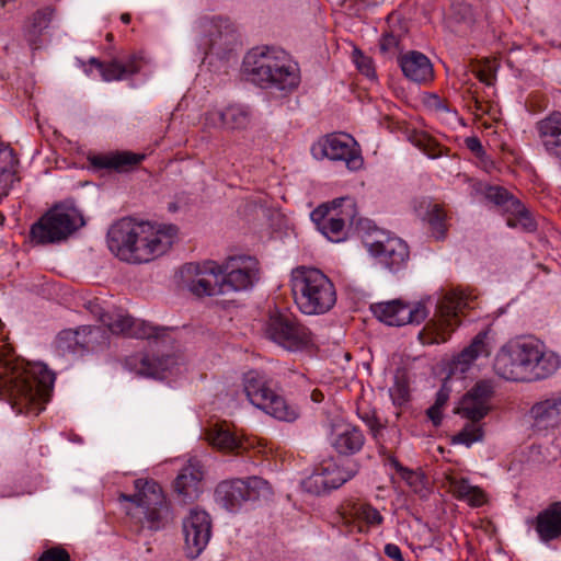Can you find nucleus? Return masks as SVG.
Returning <instances> with one entry per match:
<instances>
[{
	"label": "nucleus",
	"instance_id": "obj_42",
	"mask_svg": "<svg viewBox=\"0 0 561 561\" xmlns=\"http://www.w3.org/2000/svg\"><path fill=\"white\" fill-rule=\"evenodd\" d=\"M411 141L430 158H436L438 156L436 151V142L428 135L424 133H416L411 136Z\"/></svg>",
	"mask_w": 561,
	"mask_h": 561
},
{
	"label": "nucleus",
	"instance_id": "obj_48",
	"mask_svg": "<svg viewBox=\"0 0 561 561\" xmlns=\"http://www.w3.org/2000/svg\"><path fill=\"white\" fill-rule=\"evenodd\" d=\"M466 147L474 153L478 158H483L485 156V151L483 146L478 137H468L465 140Z\"/></svg>",
	"mask_w": 561,
	"mask_h": 561
},
{
	"label": "nucleus",
	"instance_id": "obj_10",
	"mask_svg": "<svg viewBox=\"0 0 561 561\" xmlns=\"http://www.w3.org/2000/svg\"><path fill=\"white\" fill-rule=\"evenodd\" d=\"M267 339L287 351H300L311 344V331L290 312L275 310L265 323Z\"/></svg>",
	"mask_w": 561,
	"mask_h": 561
},
{
	"label": "nucleus",
	"instance_id": "obj_29",
	"mask_svg": "<svg viewBox=\"0 0 561 561\" xmlns=\"http://www.w3.org/2000/svg\"><path fill=\"white\" fill-rule=\"evenodd\" d=\"M364 444L365 436L358 427L350 424L336 427L332 446L340 455H354L363 448Z\"/></svg>",
	"mask_w": 561,
	"mask_h": 561
},
{
	"label": "nucleus",
	"instance_id": "obj_58",
	"mask_svg": "<svg viewBox=\"0 0 561 561\" xmlns=\"http://www.w3.org/2000/svg\"><path fill=\"white\" fill-rule=\"evenodd\" d=\"M121 20L123 23L128 24L130 22V15L128 13H124L121 15Z\"/></svg>",
	"mask_w": 561,
	"mask_h": 561
},
{
	"label": "nucleus",
	"instance_id": "obj_52",
	"mask_svg": "<svg viewBox=\"0 0 561 561\" xmlns=\"http://www.w3.org/2000/svg\"><path fill=\"white\" fill-rule=\"evenodd\" d=\"M426 414L435 426L440 424V422H442V409L440 408H436L435 405H432L431 408L427 409Z\"/></svg>",
	"mask_w": 561,
	"mask_h": 561
},
{
	"label": "nucleus",
	"instance_id": "obj_24",
	"mask_svg": "<svg viewBox=\"0 0 561 561\" xmlns=\"http://www.w3.org/2000/svg\"><path fill=\"white\" fill-rule=\"evenodd\" d=\"M207 119L230 131L245 130L251 125L252 111L248 105L233 103L222 110L209 112Z\"/></svg>",
	"mask_w": 561,
	"mask_h": 561
},
{
	"label": "nucleus",
	"instance_id": "obj_3",
	"mask_svg": "<svg viewBox=\"0 0 561 561\" xmlns=\"http://www.w3.org/2000/svg\"><path fill=\"white\" fill-rule=\"evenodd\" d=\"M247 79L262 89L293 92L300 82L299 69L289 55L276 47L252 48L243 58Z\"/></svg>",
	"mask_w": 561,
	"mask_h": 561
},
{
	"label": "nucleus",
	"instance_id": "obj_23",
	"mask_svg": "<svg viewBox=\"0 0 561 561\" xmlns=\"http://www.w3.org/2000/svg\"><path fill=\"white\" fill-rule=\"evenodd\" d=\"M341 520L350 533H364L369 526L381 525L383 517L370 504L353 503L343 508Z\"/></svg>",
	"mask_w": 561,
	"mask_h": 561
},
{
	"label": "nucleus",
	"instance_id": "obj_6",
	"mask_svg": "<svg viewBox=\"0 0 561 561\" xmlns=\"http://www.w3.org/2000/svg\"><path fill=\"white\" fill-rule=\"evenodd\" d=\"M494 394V386L491 380L478 381L455 408V413L469 422L454 436L455 444H462L470 447L473 443L483 438V428L480 421L491 410V399Z\"/></svg>",
	"mask_w": 561,
	"mask_h": 561
},
{
	"label": "nucleus",
	"instance_id": "obj_20",
	"mask_svg": "<svg viewBox=\"0 0 561 561\" xmlns=\"http://www.w3.org/2000/svg\"><path fill=\"white\" fill-rule=\"evenodd\" d=\"M369 252L385 268L396 273L407 266L410 257L408 244L400 238H388L369 244Z\"/></svg>",
	"mask_w": 561,
	"mask_h": 561
},
{
	"label": "nucleus",
	"instance_id": "obj_26",
	"mask_svg": "<svg viewBox=\"0 0 561 561\" xmlns=\"http://www.w3.org/2000/svg\"><path fill=\"white\" fill-rule=\"evenodd\" d=\"M488 340V331L479 332L471 341V343L465 347L457 356L454 357L450 364L451 374H465L470 368L471 364L479 356H489L491 347Z\"/></svg>",
	"mask_w": 561,
	"mask_h": 561
},
{
	"label": "nucleus",
	"instance_id": "obj_9",
	"mask_svg": "<svg viewBox=\"0 0 561 561\" xmlns=\"http://www.w3.org/2000/svg\"><path fill=\"white\" fill-rule=\"evenodd\" d=\"M311 220L318 230L333 242L345 238V225L359 228L362 219H357L354 199L350 197L335 198L331 204H322L311 211Z\"/></svg>",
	"mask_w": 561,
	"mask_h": 561
},
{
	"label": "nucleus",
	"instance_id": "obj_40",
	"mask_svg": "<svg viewBox=\"0 0 561 561\" xmlns=\"http://www.w3.org/2000/svg\"><path fill=\"white\" fill-rule=\"evenodd\" d=\"M168 359L156 358L145 355L139 359L137 373L144 376L158 377L162 371L168 368Z\"/></svg>",
	"mask_w": 561,
	"mask_h": 561
},
{
	"label": "nucleus",
	"instance_id": "obj_4",
	"mask_svg": "<svg viewBox=\"0 0 561 561\" xmlns=\"http://www.w3.org/2000/svg\"><path fill=\"white\" fill-rule=\"evenodd\" d=\"M290 287L297 308L305 314H323L336 302L334 284L318 268H294L290 273Z\"/></svg>",
	"mask_w": 561,
	"mask_h": 561
},
{
	"label": "nucleus",
	"instance_id": "obj_36",
	"mask_svg": "<svg viewBox=\"0 0 561 561\" xmlns=\"http://www.w3.org/2000/svg\"><path fill=\"white\" fill-rule=\"evenodd\" d=\"M450 489L457 499L467 501L472 506H480L484 503L482 490L472 486L467 479H453Z\"/></svg>",
	"mask_w": 561,
	"mask_h": 561
},
{
	"label": "nucleus",
	"instance_id": "obj_49",
	"mask_svg": "<svg viewBox=\"0 0 561 561\" xmlns=\"http://www.w3.org/2000/svg\"><path fill=\"white\" fill-rule=\"evenodd\" d=\"M385 554L393 561H404L401 549L394 543H387L385 546Z\"/></svg>",
	"mask_w": 561,
	"mask_h": 561
},
{
	"label": "nucleus",
	"instance_id": "obj_2",
	"mask_svg": "<svg viewBox=\"0 0 561 561\" xmlns=\"http://www.w3.org/2000/svg\"><path fill=\"white\" fill-rule=\"evenodd\" d=\"M176 232L175 226L157 229L149 222L123 218L108 229L107 245L121 261L148 263L168 252Z\"/></svg>",
	"mask_w": 561,
	"mask_h": 561
},
{
	"label": "nucleus",
	"instance_id": "obj_56",
	"mask_svg": "<svg viewBox=\"0 0 561 561\" xmlns=\"http://www.w3.org/2000/svg\"><path fill=\"white\" fill-rule=\"evenodd\" d=\"M433 105H435L437 108L445 110V106L443 105V101L437 95H432Z\"/></svg>",
	"mask_w": 561,
	"mask_h": 561
},
{
	"label": "nucleus",
	"instance_id": "obj_18",
	"mask_svg": "<svg viewBox=\"0 0 561 561\" xmlns=\"http://www.w3.org/2000/svg\"><path fill=\"white\" fill-rule=\"evenodd\" d=\"M186 554L197 558L207 546L211 535V520L204 511L192 510L183 520Z\"/></svg>",
	"mask_w": 561,
	"mask_h": 561
},
{
	"label": "nucleus",
	"instance_id": "obj_17",
	"mask_svg": "<svg viewBox=\"0 0 561 561\" xmlns=\"http://www.w3.org/2000/svg\"><path fill=\"white\" fill-rule=\"evenodd\" d=\"M101 322L113 334H122L127 337L151 339L159 337L162 329L151 327L145 321L130 317L122 309L104 312L100 317Z\"/></svg>",
	"mask_w": 561,
	"mask_h": 561
},
{
	"label": "nucleus",
	"instance_id": "obj_34",
	"mask_svg": "<svg viewBox=\"0 0 561 561\" xmlns=\"http://www.w3.org/2000/svg\"><path fill=\"white\" fill-rule=\"evenodd\" d=\"M19 160L13 149L0 142V198L7 196L15 178Z\"/></svg>",
	"mask_w": 561,
	"mask_h": 561
},
{
	"label": "nucleus",
	"instance_id": "obj_32",
	"mask_svg": "<svg viewBox=\"0 0 561 561\" xmlns=\"http://www.w3.org/2000/svg\"><path fill=\"white\" fill-rule=\"evenodd\" d=\"M203 27L209 33V45L211 47L229 46L236 39V30L229 19L213 18L203 20Z\"/></svg>",
	"mask_w": 561,
	"mask_h": 561
},
{
	"label": "nucleus",
	"instance_id": "obj_43",
	"mask_svg": "<svg viewBox=\"0 0 561 561\" xmlns=\"http://www.w3.org/2000/svg\"><path fill=\"white\" fill-rule=\"evenodd\" d=\"M354 61L357 69L368 78H375L376 72L370 57L365 56L359 49H354Z\"/></svg>",
	"mask_w": 561,
	"mask_h": 561
},
{
	"label": "nucleus",
	"instance_id": "obj_38",
	"mask_svg": "<svg viewBox=\"0 0 561 561\" xmlns=\"http://www.w3.org/2000/svg\"><path fill=\"white\" fill-rule=\"evenodd\" d=\"M426 219L431 227L432 236L436 240H442L446 237L447 226H446V214L442 209V207L437 204L430 205L428 210L426 213Z\"/></svg>",
	"mask_w": 561,
	"mask_h": 561
},
{
	"label": "nucleus",
	"instance_id": "obj_11",
	"mask_svg": "<svg viewBox=\"0 0 561 561\" xmlns=\"http://www.w3.org/2000/svg\"><path fill=\"white\" fill-rule=\"evenodd\" d=\"M474 298L463 290H449L436 302V310L428 325L435 331L432 343L446 341L447 336L460 323L459 314L466 309H472Z\"/></svg>",
	"mask_w": 561,
	"mask_h": 561
},
{
	"label": "nucleus",
	"instance_id": "obj_12",
	"mask_svg": "<svg viewBox=\"0 0 561 561\" xmlns=\"http://www.w3.org/2000/svg\"><path fill=\"white\" fill-rule=\"evenodd\" d=\"M271 494V488L266 480L253 476L243 479H231L221 481L216 490V501L229 512L237 511L242 503L255 501L260 496Z\"/></svg>",
	"mask_w": 561,
	"mask_h": 561
},
{
	"label": "nucleus",
	"instance_id": "obj_55",
	"mask_svg": "<svg viewBox=\"0 0 561 561\" xmlns=\"http://www.w3.org/2000/svg\"><path fill=\"white\" fill-rule=\"evenodd\" d=\"M323 398H324L323 393H322L320 390H318V389H314V390L311 392V400H312L313 402H316V403H320V402H322V401H323Z\"/></svg>",
	"mask_w": 561,
	"mask_h": 561
},
{
	"label": "nucleus",
	"instance_id": "obj_41",
	"mask_svg": "<svg viewBox=\"0 0 561 561\" xmlns=\"http://www.w3.org/2000/svg\"><path fill=\"white\" fill-rule=\"evenodd\" d=\"M530 412L536 422L538 424H542L546 427L554 426L560 421L558 415H554V412L551 409H548V404L545 402V400L536 403L531 408Z\"/></svg>",
	"mask_w": 561,
	"mask_h": 561
},
{
	"label": "nucleus",
	"instance_id": "obj_57",
	"mask_svg": "<svg viewBox=\"0 0 561 561\" xmlns=\"http://www.w3.org/2000/svg\"><path fill=\"white\" fill-rule=\"evenodd\" d=\"M91 65L95 66L100 71L104 67L105 62L100 61L98 58L92 57L89 61Z\"/></svg>",
	"mask_w": 561,
	"mask_h": 561
},
{
	"label": "nucleus",
	"instance_id": "obj_21",
	"mask_svg": "<svg viewBox=\"0 0 561 561\" xmlns=\"http://www.w3.org/2000/svg\"><path fill=\"white\" fill-rule=\"evenodd\" d=\"M204 468L199 460L191 459L181 469L173 482L176 499L186 504L197 500L202 493Z\"/></svg>",
	"mask_w": 561,
	"mask_h": 561
},
{
	"label": "nucleus",
	"instance_id": "obj_59",
	"mask_svg": "<svg viewBox=\"0 0 561 561\" xmlns=\"http://www.w3.org/2000/svg\"><path fill=\"white\" fill-rule=\"evenodd\" d=\"M479 78H480V80H481V81H484V82H486L488 84H490V82L488 81L486 76H485L484 73H481V75L479 76Z\"/></svg>",
	"mask_w": 561,
	"mask_h": 561
},
{
	"label": "nucleus",
	"instance_id": "obj_31",
	"mask_svg": "<svg viewBox=\"0 0 561 561\" xmlns=\"http://www.w3.org/2000/svg\"><path fill=\"white\" fill-rule=\"evenodd\" d=\"M205 439L215 448L226 453H239L243 449L240 440L227 425L213 424L205 431Z\"/></svg>",
	"mask_w": 561,
	"mask_h": 561
},
{
	"label": "nucleus",
	"instance_id": "obj_44",
	"mask_svg": "<svg viewBox=\"0 0 561 561\" xmlns=\"http://www.w3.org/2000/svg\"><path fill=\"white\" fill-rule=\"evenodd\" d=\"M38 561H70V556L65 549L54 547L46 550Z\"/></svg>",
	"mask_w": 561,
	"mask_h": 561
},
{
	"label": "nucleus",
	"instance_id": "obj_54",
	"mask_svg": "<svg viewBox=\"0 0 561 561\" xmlns=\"http://www.w3.org/2000/svg\"><path fill=\"white\" fill-rule=\"evenodd\" d=\"M459 12L461 14L460 20L462 21H467L471 16V8L467 4L461 5Z\"/></svg>",
	"mask_w": 561,
	"mask_h": 561
},
{
	"label": "nucleus",
	"instance_id": "obj_50",
	"mask_svg": "<svg viewBox=\"0 0 561 561\" xmlns=\"http://www.w3.org/2000/svg\"><path fill=\"white\" fill-rule=\"evenodd\" d=\"M449 393H450V390L448 388H446L445 386H443L436 393L435 403L433 405H435L436 408L443 409L449 399Z\"/></svg>",
	"mask_w": 561,
	"mask_h": 561
},
{
	"label": "nucleus",
	"instance_id": "obj_1",
	"mask_svg": "<svg viewBox=\"0 0 561 561\" xmlns=\"http://www.w3.org/2000/svg\"><path fill=\"white\" fill-rule=\"evenodd\" d=\"M259 262L249 255L230 256L222 265L215 261L187 263L180 275L195 296H219L247 290L259 280Z\"/></svg>",
	"mask_w": 561,
	"mask_h": 561
},
{
	"label": "nucleus",
	"instance_id": "obj_53",
	"mask_svg": "<svg viewBox=\"0 0 561 561\" xmlns=\"http://www.w3.org/2000/svg\"><path fill=\"white\" fill-rule=\"evenodd\" d=\"M368 425H369V428L371 431L374 438L379 440V437L382 435L381 434L382 426L377 422V420H370Z\"/></svg>",
	"mask_w": 561,
	"mask_h": 561
},
{
	"label": "nucleus",
	"instance_id": "obj_61",
	"mask_svg": "<svg viewBox=\"0 0 561 561\" xmlns=\"http://www.w3.org/2000/svg\"><path fill=\"white\" fill-rule=\"evenodd\" d=\"M112 37H113V36H112V34H107V35H106V39H107V41H111V39H112Z\"/></svg>",
	"mask_w": 561,
	"mask_h": 561
},
{
	"label": "nucleus",
	"instance_id": "obj_33",
	"mask_svg": "<svg viewBox=\"0 0 561 561\" xmlns=\"http://www.w3.org/2000/svg\"><path fill=\"white\" fill-rule=\"evenodd\" d=\"M140 70V57L130 55L126 61L117 58L104 64L101 76L104 81L125 80L136 75Z\"/></svg>",
	"mask_w": 561,
	"mask_h": 561
},
{
	"label": "nucleus",
	"instance_id": "obj_22",
	"mask_svg": "<svg viewBox=\"0 0 561 561\" xmlns=\"http://www.w3.org/2000/svg\"><path fill=\"white\" fill-rule=\"evenodd\" d=\"M528 378L541 380L553 375L560 367L561 360L557 353L546 351L542 346L528 342Z\"/></svg>",
	"mask_w": 561,
	"mask_h": 561
},
{
	"label": "nucleus",
	"instance_id": "obj_46",
	"mask_svg": "<svg viewBox=\"0 0 561 561\" xmlns=\"http://www.w3.org/2000/svg\"><path fill=\"white\" fill-rule=\"evenodd\" d=\"M390 394L396 404H402L408 400V387L403 383L397 382L393 388L390 389Z\"/></svg>",
	"mask_w": 561,
	"mask_h": 561
},
{
	"label": "nucleus",
	"instance_id": "obj_39",
	"mask_svg": "<svg viewBox=\"0 0 561 561\" xmlns=\"http://www.w3.org/2000/svg\"><path fill=\"white\" fill-rule=\"evenodd\" d=\"M485 197L502 207L505 213H508L514 206L519 207V199L515 198L508 193L507 190L501 186H488L485 188Z\"/></svg>",
	"mask_w": 561,
	"mask_h": 561
},
{
	"label": "nucleus",
	"instance_id": "obj_35",
	"mask_svg": "<svg viewBox=\"0 0 561 561\" xmlns=\"http://www.w3.org/2000/svg\"><path fill=\"white\" fill-rule=\"evenodd\" d=\"M53 7L38 9L24 24V34L31 45H36L44 30L49 26L54 15Z\"/></svg>",
	"mask_w": 561,
	"mask_h": 561
},
{
	"label": "nucleus",
	"instance_id": "obj_60",
	"mask_svg": "<svg viewBox=\"0 0 561 561\" xmlns=\"http://www.w3.org/2000/svg\"><path fill=\"white\" fill-rule=\"evenodd\" d=\"M4 222V216L2 214H0V225H3Z\"/></svg>",
	"mask_w": 561,
	"mask_h": 561
},
{
	"label": "nucleus",
	"instance_id": "obj_47",
	"mask_svg": "<svg viewBox=\"0 0 561 561\" xmlns=\"http://www.w3.org/2000/svg\"><path fill=\"white\" fill-rule=\"evenodd\" d=\"M398 46V39L392 34H385L379 43L380 53L383 55L390 54Z\"/></svg>",
	"mask_w": 561,
	"mask_h": 561
},
{
	"label": "nucleus",
	"instance_id": "obj_7",
	"mask_svg": "<svg viewBox=\"0 0 561 561\" xmlns=\"http://www.w3.org/2000/svg\"><path fill=\"white\" fill-rule=\"evenodd\" d=\"M276 383L266 374L249 370L243 376V388L249 401L266 414L285 422H294L299 410L286 401L276 389Z\"/></svg>",
	"mask_w": 561,
	"mask_h": 561
},
{
	"label": "nucleus",
	"instance_id": "obj_30",
	"mask_svg": "<svg viewBox=\"0 0 561 561\" xmlns=\"http://www.w3.org/2000/svg\"><path fill=\"white\" fill-rule=\"evenodd\" d=\"M144 159L145 154L122 151L94 156L91 159V164L98 169H111L118 172H127L138 165Z\"/></svg>",
	"mask_w": 561,
	"mask_h": 561
},
{
	"label": "nucleus",
	"instance_id": "obj_8",
	"mask_svg": "<svg viewBox=\"0 0 561 561\" xmlns=\"http://www.w3.org/2000/svg\"><path fill=\"white\" fill-rule=\"evenodd\" d=\"M84 224L81 211L73 204H59L32 225L30 236L37 244L56 243L66 240Z\"/></svg>",
	"mask_w": 561,
	"mask_h": 561
},
{
	"label": "nucleus",
	"instance_id": "obj_19",
	"mask_svg": "<svg viewBox=\"0 0 561 561\" xmlns=\"http://www.w3.org/2000/svg\"><path fill=\"white\" fill-rule=\"evenodd\" d=\"M105 331L101 327H81L78 330H64L56 339L60 354H76L79 351H94L95 343L106 344Z\"/></svg>",
	"mask_w": 561,
	"mask_h": 561
},
{
	"label": "nucleus",
	"instance_id": "obj_16",
	"mask_svg": "<svg viewBox=\"0 0 561 561\" xmlns=\"http://www.w3.org/2000/svg\"><path fill=\"white\" fill-rule=\"evenodd\" d=\"M375 317L388 325L420 324L428 316L422 302L405 305L401 300L382 301L371 305Z\"/></svg>",
	"mask_w": 561,
	"mask_h": 561
},
{
	"label": "nucleus",
	"instance_id": "obj_13",
	"mask_svg": "<svg viewBox=\"0 0 561 561\" xmlns=\"http://www.w3.org/2000/svg\"><path fill=\"white\" fill-rule=\"evenodd\" d=\"M358 470L359 463L354 459L323 460L304 484L308 491L321 493L340 488L354 478Z\"/></svg>",
	"mask_w": 561,
	"mask_h": 561
},
{
	"label": "nucleus",
	"instance_id": "obj_5",
	"mask_svg": "<svg viewBox=\"0 0 561 561\" xmlns=\"http://www.w3.org/2000/svg\"><path fill=\"white\" fill-rule=\"evenodd\" d=\"M137 492L133 495L119 494L121 501H126L127 515L142 529L151 531L162 529L169 522L171 512L161 486L154 481H135Z\"/></svg>",
	"mask_w": 561,
	"mask_h": 561
},
{
	"label": "nucleus",
	"instance_id": "obj_45",
	"mask_svg": "<svg viewBox=\"0 0 561 561\" xmlns=\"http://www.w3.org/2000/svg\"><path fill=\"white\" fill-rule=\"evenodd\" d=\"M388 463L396 469L398 473H400L401 478L411 483L412 478L415 476L414 472L408 468H404L396 457L392 455H388L387 457Z\"/></svg>",
	"mask_w": 561,
	"mask_h": 561
},
{
	"label": "nucleus",
	"instance_id": "obj_27",
	"mask_svg": "<svg viewBox=\"0 0 561 561\" xmlns=\"http://www.w3.org/2000/svg\"><path fill=\"white\" fill-rule=\"evenodd\" d=\"M537 130L548 154L561 163V113L553 112L539 121Z\"/></svg>",
	"mask_w": 561,
	"mask_h": 561
},
{
	"label": "nucleus",
	"instance_id": "obj_14",
	"mask_svg": "<svg viewBox=\"0 0 561 561\" xmlns=\"http://www.w3.org/2000/svg\"><path fill=\"white\" fill-rule=\"evenodd\" d=\"M355 146L356 142L350 135L331 134L314 144L311 152L316 159L344 161L347 169L356 171L362 168L363 158Z\"/></svg>",
	"mask_w": 561,
	"mask_h": 561
},
{
	"label": "nucleus",
	"instance_id": "obj_25",
	"mask_svg": "<svg viewBox=\"0 0 561 561\" xmlns=\"http://www.w3.org/2000/svg\"><path fill=\"white\" fill-rule=\"evenodd\" d=\"M403 75L416 83H427L434 78L431 60L423 53L410 50L398 58Z\"/></svg>",
	"mask_w": 561,
	"mask_h": 561
},
{
	"label": "nucleus",
	"instance_id": "obj_51",
	"mask_svg": "<svg viewBox=\"0 0 561 561\" xmlns=\"http://www.w3.org/2000/svg\"><path fill=\"white\" fill-rule=\"evenodd\" d=\"M545 402L548 404V409H551L554 415L561 419V399L559 394L546 399Z\"/></svg>",
	"mask_w": 561,
	"mask_h": 561
},
{
	"label": "nucleus",
	"instance_id": "obj_37",
	"mask_svg": "<svg viewBox=\"0 0 561 561\" xmlns=\"http://www.w3.org/2000/svg\"><path fill=\"white\" fill-rule=\"evenodd\" d=\"M506 224L511 228H519L523 231L531 232L535 231L537 225L531 217L529 210L519 202V207L515 209V206L507 213Z\"/></svg>",
	"mask_w": 561,
	"mask_h": 561
},
{
	"label": "nucleus",
	"instance_id": "obj_28",
	"mask_svg": "<svg viewBox=\"0 0 561 561\" xmlns=\"http://www.w3.org/2000/svg\"><path fill=\"white\" fill-rule=\"evenodd\" d=\"M535 529L543 542L561 537V502L549 504L537 515Z\"/></svg>",
	"mask_w": 561,
	"mask_h": 561
},
{
	"label": "nucleus",
	"instance_id": "obj_15",
	"mask_svg": "<svg viewBox=\"0 0 561 561\" xmlns=\"http://www.w3.org/2000/svg\"><path fill=\"white\" fill-rule=\"evenodd\" d=\"M528 342L510 343L497 352L493 368L506 380L524 381L528 378Z\"/></svg>",
	"mask_w": 561,
	"mask_h": 561
}]
</instances>
